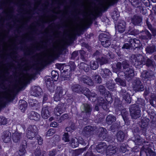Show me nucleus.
I'll return each instance as SVG.
<instances>
[{
	"instance_id": "nucleus-31",
	"label": "nucleus",
	"mask_w": 156,
	"mask_h": 156,
	"mask_svg": "<svg viewBox=\"0 0 156 156\" xmlns=\"http://www.w3.org/2000/svg\"><path fill=\"white\" fill-rule=\"evenodd\" d=\"M71 88L73 92L77 93H81L83 89L82 86L79 84L73 85Z\"/></svg>"
},
{
	"instance_id": "nucleus-38",
	"label": "nucleus",
	"mask_w": 156,
	"mask_h": 156,
	"mask_svg": "<svg viewBox=\"0 0 156 156\" xmlns=\"http://www.w3.org/2000/svg\"><path fill=\"white\" fill-rule=\"evenodd\" d=\"M79 68L80 69L83 70L86 72H88L90 69L88 65L84 62L80 63Z\"/></svg>"
},
{
	"instance_id": "nucleus-35",
	"label": "nucleus",
	"mask_w": 156,
	"mask_h": 156,
	"mask_svg": "<svg viewBox=\"0 0 156 156\" xmlns=\"http://www.w3.org/2000/svg\"><path fill=\"white\" fill-rule=\"evenodd\" d=\"M99 130L100 133H99V137H102L103 139H105L107 136V132L106 129L103 127H100Z\"/></svg>"
},
{
	"instance_id": "nucleus-1",
	"label": "nucleus",
	"mask_w": 156,
	"mask_h": 156,
	"mask_svg": "<svg viewBox=\"0 0 156 156\" xmlns=\"http://www.w3.org/2000/svg\"><path fill=\"white\" fill-rule=\"evenodd\" d=\"M130 58L136 66H140L145 63V58L141 54H133Z\"/></svg>"
},
{
	"instance_id": "nucleus-9",
	"label": "nucleus",
	"mask_w": 156,
	"mask_h": 156,
	"mask_svg": "<svg viewBox=\"0 0 156 156\" xmlns=\"http://www.w3.org/2000/svg\"><path fill=\"white\" fill-rule=\"evenodd\" d=\"M129 42L130 44L131 48L137 49V50L142 49V44L139 40L136 38H130L129 39Z\"/></svg>"
},
{
	"instance_id": "nucleus-40",
	"label": "nucleus",
	"mask_w": 156,
	"mask_h": 156,
	"mask_svg": "<svg viewBox=\"0 0 156 156\" xmlns=\"http://www.w3.org/2000/svg\"><path fill=\"white\" fill-rule=\"evenodd\" d=\"M122 63L120 62H118L116 64L115 67L113 68V72L116 73L119 72L122 69Z\"/></svg>"
},
{
	"instance_id": "nucleus-28",
	"label": "nucleus",
	"mask_w": 156,
	"mask_h": 156,
	"mask_svg": "<svg viewBox=\"0 0 156 156\" xmlns=\"http://www.w3.org/2000/svg\"><path fill=\"white\" fill-rule=\"evenodd\" d=\"M125 133L121 130L118 131L116 135V139L119 142H123L125 139Z\"/></svg>"
},
{
	"instance_id": "nucleus-62",
	"label": "nucleus",
	"mask_w": 156,
	"mask_h": 156,
	"mask_svg": "<svg viewBox=\"0 0 156 156\" xmlns=\"http://www.w3.org/2000/svg\"><path fill=\"white\" fill-rule=\"evenodd\" d=\"M107 93H108V94H107L106 96H105V99L108 102H112V99L111 95L108 91Z\"/></svg>"
},
{
	"instance_id": "nucleus-41",
	"label": "nucleus",
	"mask_w": 156,
	"mask_h": 156,
	"mask_svg": "<svg viewBox=\"0 0 156 156\" xmlns=\"http://www.w3.org/2000/svg\"><path fill=\"white\" fill-rule=\"evenodd\" d=\"M71 145L73 148H75L77 147L79 145L78 140L76 138H72L70 141Z\"/></svg>"
},
{
	"instance_id": "nucleus-59",
	"label": "nucleus",
	"mask_w": 156,
	"mask_h": 156,
	"mask_svg": "<svg viewBox=\"0 0 156 156\" xmlns=\"http://www.w3.org/2000/svg\"><path fill=\"white\" fill-rule=\"evenodd\" d=\"M62 140L65 142L69 141V138L68 133H65L63 135Z\"/></svg>"
},
{
	"instance_id": "nucleus-36",
	"label": "nucleus",
	"mask_w": 156,
	"mask_h": 156,
	"mask_svg": "<svg viewBox=\"0 0 156 156\" xmlns=\"http://www.w3.org/2000/svg\"><path fill=\"white\" fill-rule=\"evenodd\" d=\"M122 115L125 124L127 125H129L130 121L128 117V112H125L123 113H122Z\"/></svg>"
},
{
	"instance_id": "nucleus-4",
	"label": "nucleus",
	"mask_w": 156,
	"mask_h": 156,
	"mask_svg": "<svg viewBox=\"0 0 156 156\" xmlns=\"http://www.w3.org/2000/svg\"><path fill=\"white\" fill-rule=\"evenodd\" d=\"M99 38L103 47L107 48L111 45V39L109 35L102 33L99 35Z\"/></svg>"
},
{
	"instance_id": "nucleus-50",
	"label": "nucleus",
	"mask_w": 156,
	"mask_h": 156,
	"mask_svg": "<svg viewBox=\"0 0 156 156\" xmlns=\"http://www.w3.org/2000/svg\"><path fill=\"white\" fill-rule=\"evenodd\" d=\"M69 118V116L68 114H65L62 115L60 118L58 119V121L60 123L65 120L68 119Z\"/></svg>"
},
{
	"instance_id": "nucleus-60",
	"label": "nucleus",
	"mask_w": 156,
	"mask_h": 156,
	"mask_svg": "<svg viewBox=\"0 0 156 156\" xmlns=\"http://www.w3.org/2000/svg\"><path fill=\"white\" fill-rule=\"evenodd\" d=\"M55 133V130L54 129H50L46 132V136H51L53 135Z\"/></svg>"
},
{
	"instance_id": "nucleus-10",
	"label": "nucleus",
	"mask_w": 156,
	"mask_h": 156,
	"mask_svg": "<svg viewBox=\"0 0 156 156\" xmlns=\"http://www.w3.org/2000/svg\"><path fill=\"white\" fill-rule=\"evenodd\" d=\"M127 89H122L119 92L120 96L122 97L126 103L129 104L131 102V99L130 95L127 91Z\"/></svg>"
},
{
	"instance_id": "nucleus-54",
	"label": "nucleus",
	"mask_w": 156,
	"mask_h": 156,
	"mask_svg": "<svg viewBox=\"0 0 156 156\" xmlns=\"http://www.w3.org/2000/svg\"><path fill=\"white\" fill-rule=\"evenodd\" d=\"M83 89L81 93L83 94L86 96L88 97L90 95V91L89 89L87 87H84L82 86Z\"/></svg>"
},
{
	"instance_id": "nucleus-19",
	"label": "nucleus",
	"mask_w": 156,
	"mask_h": 156,
	"mask_svg": "<svg viewBox=\"0 0 156 156\" xmlns=\"http://www.w3.org/2000/svg\"><path fill=\"white\" fill-rule=\"evenodd\" d=\"M22 135L21 133L18 132L13 133L12 136L13 141L15 143L19 142L22 138Z\"/></svg>"
},
{
	"instance_id": "nucleus-32",
	"label": "nucleus",
	"mask_w": 156,
	"mask_h": 156,
	"mask_svg": "<svg viewBox=\"0 0 156 156\" xmlns=\"http://www.w3.org/2000/svg\"><path fill=\"white\" fill-rule=\"evenodd\" d=\"M145 51L147 53L151 54L156 51V46L154 45L148 46L146 48Z\"/></svg>"
},
{
	"instance_id": "nucleus-7",
	"label": "nucleus",
	"mask_w": 156,
	"mask_h": 156,
	"mask_svg": "<svg viewBox=\"0 0 156 156\" xmlns=\"http://www.w3.org/2000/svg\"><path fill=\"white\" fill-rule=\"evenodd\" d=\"M132 87L136 92L143 91L144 89L143 83L139 78H136L133 80Z\"/></svg>"
},
{
	"instance_id": "nucleus-29",
	"label": "nucleus",
	"mask_w": 156,
	"mask_h": 156,
	"mask_svg": "<svg viewBox=\"0 0 156 156\" xmlns=\"http://www.w3.org/2000/svg\"><path fill=\"white\" fill-rule=\"evenodd\" d=\"M116 117L112 115H108L106 119V122L108 125H111L116 120Z\"/></svg>"
},
{
	"instance_id": "nucleus-30",
	"label": "nucleus",
	"mask_w": 156,
	"mask_h": 156,
	"mask_svg": "<svg viewBox=\"0 0 156 156\" xmlns=\"http://www.w3.org/2000/svg\"><path fill=\"white\" fill-rule=\"evenodd\" d=\"M106 87L110 90L113 91L115 90V84L112 80L107 81L105 84Z\"/></svg>"
},
{
	"instance_id": "nucleus-45",
	"label": "nucleus",
	"mask_w": 156,
	"mask_h": 156,
	"mask_svg": "<svg viewBox=\"0 0 156 156\" xmlns=\"http://www.w3.org/2000/svg\"><path fill=\"white\" fill-rule=\"evenodd\" d=\"M122 65L123 68V71L130 68L129 62L126 60H125L122 62Z\"/></svg>"
},
{
	"instance_id": "nucleus-55",
	"label": "nucleus",
	"mask_w": 156,
	"mask_h": 156,
	"mask_svg": "<svg viewBox=\"0 0 156 156\" xmlns=\"http://www.w3.org/2000/svg\"><path fill=\"white\" fill-rule=\"evenodd\" d=\"M45 154L44 151L42 152L41 154V151L39 149L37 148L35 151L34 154L36 156H40L42 154V156H44V154Z\"/></svg>"
},
{
	"instance_id": "nucleus-18",
	"label": "nucleus",
	"mask_w": 156,
	"mask_h": 156,
	"mask_svg": "<svg viewBox=\"0 0 156 156\" xmlns=\"http://www.w3.org/2000/svg\"><path fill=\"white\" fill-rule=\"evenodd\" d=\"M70 64L71 65V66L68 65L63 66L62 70H63V72L64 73H69V74H70L71 71L72 70H74L76 66L73 62H71L70 63Z\"/></svg>"
},
{
	"instance_id": "nucleus-11",
	"label": "nucleus",
	"mask_w": 156,
	"mask_h": 156,
	"mask_svg": "<svg viewBox=\"0 0 156 156\" xmlns=\"http://www.w3.org/2000/svg\"><path fill=\"white\" fill-rule=\"evenodd\" d=\"M29 79V76L24 75L18 80L16 84V87L19 88H21L24 86L27 83Z\"/></svg>"
},
{
	"instance_id": "nucleus-51",
	"label": "nucleus",
	"mask_w": 156,
	"mask_h": 156,
	"mask_svg": "<svg viewBox=\"0 0 156 156\" xmlns=\"http://www.w3.org/2000/svg\"><path fill=\"white\" fill-rule=\"evenodd\" d=\"M46 77V83L48 88H49L50 86L51 85L53 82L52 78L50 77Z\"/></svg>"
},
{
	"instance_id": "nucleus-13",
	"label": "nucleus",
	"mask_w": 156,
	"mask_h": 156,
	"mask_svg": "<svg viewBox=\"0 0 156 156\" xmlns=\"http://www.w3.org/2000/svg\"><path fill=\"white\" fill-rule=\"evenodd\" d=\"M126 25V23L124 21H119L118 23L115 26L116 30L121 33H123L125 30Z\"/></svg>"
},
{
	"instance_id": "nucleus-24",
	"label": "nucleus",
	"mask_w": 156,
	"mask_h": 156,
	"mask_svg": "<svg viewBox=\"0 0 156 156\" xmlns=\"http://www.w3.org/2000/svg\"><path fill=\"white\" fill-rule=\"evenodd\" d=\"M107 148V145L105 143H102L98 145L96 149L97 151L100 153H103Z\"/></svg>"
},
{
	"instance_id": "nucleus-61",
	"label": "nucleus",
	"mask_w": 156,
	"mask_h": 156,
	"mask_svg": "<svg viewBox=\"0 0 156 156\" xmlns=\"http://www.w3.org/2000/svg\"><path fill=\"white\" fill-rule=\"evenodd\" d=\"M98 104H99L100 105H102L104 104L106 102L104 100V99L101 97H98Z\"/></svg>"
},
{
	"instance_id": "nucleus-20",
	"label": "nucleus",
	"mask_w": 156,
	"mask_h": 156,
	"mask_svg": "<svg viewBox=\"0 0 156 156\" xmlns=\"http://www.w3.org/2000/svg\"><path fill=\"white\" fill-rule=\"evenodd\" d=\"M100 74L103 78H109L112 75V72L108 69H101Z\"/></svg>"
},
{
	"instance_id": "nucleus-46",
	"label": "nucleus",
	"mask_w": 156,
	"mask_h": 156,
	"mask_svg": "<svg viewBox=\"0 0 156 156\" xmlns=\"http://www.w3.org/2000/svg\"><path fill=\"white\" fill-rule=\"evenodd\" d=\"M13 0H3L0 1V9L2 8L5 5L9 4Z\"/></svg>"
},
{
	"instance_id": "nucleus-33",
	"label": "nucleus",
	"mask_w": 156,
	"mask_h": 156,
	"mask_svg": "<svg viewBox=\"0 0 156 156\" xmlns=\"http://www.w3.org/2000/svg\"><path fill=\"white\" fill-rule=\"evenodd\" d=\"M106 148V153L107 154H113L116 152V147L112 145L108 146Z\"/></svg>"
},
{
	"instance_id": "nucleus-25",
	"label": "nucleus",
	"mask_w": 156,
	"mask_h": 156,
	"mask_svg": "<svg viewBox=\"0 0 156 156\" xmlns=\"http://www.w3.org/2000/svg\"><path fill=\"white\" fill-rule=\"evenodd\" d=\"M48 107L46 106L45 107H43L41 111V116L45 119H48L50 115V113L48 109Z\"/></svg>"
},
{
	"instance_id": "nucleus-21",
	"label": "nucleus",
	"mask_w": 156,
	"mask_h": 156,
	"mask_svg": "<svg viewBox=\"0 0 156 156\" xmlns=\"http://www.w3.org/2000/svg\"><path fill=\"white\" fill-rule=\"evenodd\" d=\"M41 89L40 87L35 86L31 90L30 94L33 96L37 97L41 95Z\"/></svg>"
},
{
	"instance_id": "nucleus-34",
	"label": "nucleus",
	"mask_w": 156,
	"mask_h": 156,
	"mask_svg": "<svg viewBox=\"0 0 156 156\" xmlns=\"http://www.w3.org/2000/svg\"><path fill=\"white\" fill-rule=\"evenodd\" d=\"M150 121V119L144 117L142 118L141 121V127L145 129V128L148 126Z\"/></svg>"
},
{
	"instance_id": "nucleus-8",
	"label": "nucleus",
	"mask_w": 156,
	"mask_h": 156,
	"mask_svg": "<svg viewBox=\"0 0 156 156\" xmlns=\"http://www.w3.org/2000/svg\"><path fill=\"white\" fill-rule=\"evenodd\" d=\"M98 129V128L95 126H87L83 128L82 133L85 136L89 137L92 135L94 132Z\"/></svg>"
},
{
	"instance_id": "nucleus-2",
	"label": "nucleus",
	"mask_w": 156,
	"mask_h": 156,
	"mask_svg": "<svg viewBox=\"0 0 156 156\" xmlns=\"http://www.w3.org/2000/svg\"><path fill=\"white\" fill-rule=\"evenodd\" d=\"M38 133V129L35 125L29 126L26 131V136L28 138L32 140Z\"/></svg>"
},
{
	"instance_id": "nucleus-17",
	"label": "nucleus",
	"mask_w": 156,
	"mask_h": 156,
	"mask_svg": "<svg viewBox=\"0 0 156 156\" xmlns=\"http://www.w3.org/2000/svg\"><path fill=\"white\" fill-rule=\"evenodd\" d=\"M11 133L8 130L4 131L2 135V139L3 142L6 143L11 142Z\"/></svg>"
},
{
	"instance_id": "nucleus-6",
	"label": "nucleus",
	"mask_w": 156,
	"mask_h": 156,
	"mask_svg": "<svg viewBox=\"0 0 156 156\" xmlns=\"http://www.w3.org/2000/svg\"><path fill=\"white\" fill-rule=\"evenodd\" d=\"M82 106V113L84 114L83 119L87 120L90 117L92 108L90 105L87 103L83 104Z\"/></svg>"
},
{
	"instance_id": "nucleus-39",
	"label": "nucleus",
	"mask_w": 156,
	"mask_h": 156,
	"mask_svg": "<svg viewBox=\"0 0 156 156\" xmlns=\"http://www.w3.org/2000/svg\"><path fill=\"white\" fill-rule=\"evenodd\" d=\"M90 66L92 69L95 70L97 69L99 66L98 61H91L90 63Z\"/></svg>"
},
{
	"instance_id": "nucleus-52",
	"label": "nucleus",
	"mask_w": 156,
	"mask_h": 156,
	"mask_svg": "<svg viewBox=\"0 0 156 156\" xmlns=\"http://www.w3.org/2000/svg\"><path fill=\"white\" fill-rule=\"evenodd\" d=\"M93 80L98 83H100L101 82V78L98 75H95L92 76Z\"/></svg>"
},
{
	"instance_id": "nucleus-5",
	"label": "nucleus",
	"mask_w": 156,
	"mask_h": 156,
	"mask_svg": "<svg viewBox=\"0 0 156 156\" xmlns=\"http://www.w3.org/2000/svg\"><path fill=\"white\" fill-rule=\"evenodd\" d=\"M123 73L124 74L125 79L128 81L131 80L134 76V69L132 68H129L127 69L118 73L117 75L121 76V74Z\"/></svg>"
},
{
	"instance_id": "nucleus-64",
	"label": "nucleus",
	"mask_w": 156,
	"mask_h": 156,
	"mask_svg": "<svg viewBox=\"0 0 156 156\" xmlns=\"http://www.w3.org/2000/svg\"><path fill=\"white\" fill-rule=\"evenodd\" d=\"M26 152L25 148L21 147L18 152V154L20 156H22L25 154Z\"/></svg>"
},
{
	"instance_id": "nucleus-48",
	"label": "nucleus",
	"mask_w": 156,
	"mask_h": 156,
	"mask_svg": "<svg viewBox=\"0 0 156 156\" xmlns=\"http://www.w3.org/2000/svg\"><path fill=\"white\" fill-rule=\"evenodd\" d=\"M142 154L146 155L147 156H155V153L152 151L150 150H148V152L142 151L140 152V155L141 156Z\"/></svg>"
},
{
	"instance_id": "nucleus-23",
	"label": "nucleus",
	"mask_w": 156,
	"mask_h": 156,
	"mask_svg": "<svg viewBox=\"0 0 156 156\" xmlns=\"http://www.w3.org/2000/svg\"><path fill=\"white\" fill-rule=\"evenodd\" d=\"M142 77L145 79L151 78L154 76V73L152 70L144 71L141 73Z\"/></svg>"
},
{
	"instance_id": "nucleus-49",
	"label": "nucleus",
	"mask_w": 156,
	"mask_h": 156,
	"mask_svg": "<svg viewBox=\"0 0 156 156\" xmlns=\"http://www.w3.org/2000/svg\"><path fill=\"white\" fill-rule=\"evenodd\" d=\"M7 98V96L6 95H0V108L3 105L5 100Z\"/></svg>"
},
{
	"instance_id": "nucleus-22",
	"label": "nucleus",
	"mask_w": 156,
	"mask_h": 156,
	"mask_svg": "<svg viewBox=\"0 0 156 156\" xmlns=\"http://www.w3.org/2000/svg\"><path fill=\"white\" fill-rule=\"evenodd\" d=\"M142 21L141 17L136 15H134L131 19V22L135 25H139Z\"/></svg>"
},
{
	"instance_id": "nucleus-16",
	"label": "nucleus",
	"mask_w": 156,
	"mask_h": 156,
	"mask_svg": "<svg viewBox=\"0 0 156 156\" xmlns=\"http://www.w3.org/2000/svg\"><path fill=\"white\" fill-rule=\"evenodd\" d=\"M79 80L80 81L90 86H92L94 84V82L91 78L86 75L80 77Z\"/></svg>"
},
{
	"instance_id": "nucleus-58",
	"label": "nucleus",
	"mask_w": 156,
	"mask_h": 156,
	"mask_svg": "<svg viewBox=\"0 0 156 156\" xmlns=\"http://www.w3.org/2000/svg\"><path fill=\"white\" fill-rule=\"evenodd\" d=\"M154 62L150 58H148L146 61V64L147 66L149 67L154 66Z\"/></svg>"
},
{
	"instance_id": "nucleus-56",
	"label": "nucleus",
	"mask_w": 156,
	"mask_h": 156,
	"mask_svg": "<svg viewBox=\"0 0 156 156\" xmlns=\"http://www.w3.org/2000/svg\"><path fill=\"white\" fill-rule=\"evenodd\" d=\"M136 103L137 104L141 105L143 108L144 107L145 105V100L140 98H137V100L136 101Z\"/></svg>"
},
{
	"instance_id": "nucleus-57",
	"label": "nucleus",
	"mask_w": 156,
	"mask_h": 156,
	"mask_svg": "<svg viewBox=\"0 0 156 156\" xmlns=\"http://www.w3.org/2000/svg\"><path fill=\"white\" fill-rule=\"evenodd\" d=\"M119 16V12L117 11H114L113 12L112 15V17L114 20H117Z\"/></svg>"
},
{
	"instance_id": "nucleus-63",
	"label": "nucleus",
	"mask_w": 156,
	"mask_h": 156,
	"mask_svg": "<svg viewBox=\"0 0 156 156\" xmlns=\"http://www.w3.org/2000/svg\"><path fill=\"white\" fill-rule=\"evenodd\" d=\"M86 150V148H80L76 150H74L76 153V155L77 156L79 155L80 154L82 153L83 151Z\"/></svg>"
},
{
	"instance_id": "nucleus-42",
	"label": "nucleus",
	"mask_w": 156,
	"mask_h": 156,
	"mask_svg": "<svg viewBox=\"0 0 156 156\" xmlns=\"http://www.w3.org/2000/svg\"><path fill=\"white\" fill-rule=\"evenodd\" d=\"M96 87L97 90L100 92L101 94L103 95L105 94L106 89L104 86L103 85H99Z\"/></svg>"
},
{
	"instance_id": "nucleus-43",
	"label": "nucleus",
	"mask_w": 156,
	"mask_h": 156,
	"mask_svg": "<svg viewBox=\"0 0 156 156\" xmlns=\"http://www.w3.org/2000/svg\"><path fill=\"white\" fill-rule=\"evenodd\" d=\"M134 142L136 144L140 145L142 143L143 141L142 140V138L139 135L136 134V135H135V134H134Z\"/></svg>"
},
{
	"instance_id": "nucleus-3",
	"label": "nucleus",
	"mask_w": 156,
	"mask_h": 156,
	"mask_svg": "<svg viewBox=\"0 0 156 156\" xmlns=\"http://www.w3.org/2000/svg\"><path fill=\"white\" fill-rule=\"evenodd\" d=\"M130 115L132 119H136L141 116L140 108L136 105H133L129 108Z\"/></svg>"
},
{
	"instance_id": "nucleus-14",
	"label": "nucleus",
	"mask_w": 156,
	"mask_h": 156,
	"mask_svg": "<svg viewBox=\"0 0 156 156\" xmlns=\"http://www.w3.org/2000/svg\"><path fill=\"white\" fill-rule=\"evenodd\" d=\"M112 53L111 52H108L106 55H102L98 61L100 62L101 65L107 64L108 63V58H112Z\"/></svg>"
},
{
	"instance_id": "nucleus-44",
	"label": "nucleus",
	"mask_w": 156,
	"mask_h": 156,
	"mask_svg": "<svg viewBox=\"0 0 156 156\" xmlns=\"http://www.w3.org/2000/svg\"><path fill=\"white\" fill-rule=\"evenodd\" d=\"M79 53L80 54V58L84 62H87L88 60V58L86 56L87 54L83 50L79 51Z\"/></svg>"
},
{
	"instance_id": "nucleus-12",
	"label": "nucleus",
	"mask_w": 156,
	"mask_h": 156,
	"mask_svg": "<svg viewBox=\"0 0 156 156\" xmlns=\"http://www.w3.org/2000/svg\"><path fill=\"white\" fill-rule=\"evenodd\" d=\"M66 109V108L64 104L63 103L58 104L55 108L54 113L57 116H59Z\"/></svg>"
},
{
	"instance_id": "nucleus-27",
	"label": "nucleus",
	"mask_w": 156,
	"mask_h": 156,
	"mask_svg": "<svg viewBox=\"0 0 156 156\" xmlns=\"http://www.w3.org/2000/svg\"><path fill=\"white\" fill-rule=\"evenodd\" d=\"M28 118L31 120L37 121L39 120L40 118V115L37 113L33 111L29 114Z\"/></svg>"
},
{
	"instance_id": "nucleus-47",
	"label": "nucleus",
	"mask_w": 156,
	"mask_h": 156,
	"mask_svg": "<svg viewBox=\"0 0 156 156\" xmlns=\"http://www.w3.org/2000/svg\"><path fill=\"white\" fill-rule=\"evenodd\" d=\"M115 81L120 86L125 87L126 86V83L125 81L122 80L119 77H117L115 79Z\"/></svg>"
},
{
	"instance_id": "nucleus-37",
	"label": "nucleus",
	"mask_w": 156,
	"mask_h": 156,
	"mask_svg": "<svg viewBox=\"0 0 156 156\" xmlns=\"http://www.w3.org/2000/svg\"><path fill=\"white\" fill-rule=\"evenodd\" d=\"M20 103H21L20 105V108L22 112H24L27 106V104L26 101L23 100H20Z\"/></svg>"
},
{
	"instance_id": "nucleus-26",
	"label": "nucleus",
	"mask_w": 156,
	"mask_h": 156,
	"mask_svg": "<svg viewBox=\"0 0 156 156\" xmlns=\"http://www.w3.org/2000/svg\"><path fill=\"white\" fill-rule=\"evenodd\" d=\"M142 32H144V34L141 35L140 37L141 39L146 40H149L151 39L152 35L148 30L145 29L144 30H143Z\"/></svg>"
},
{
	"instance_id": "nucleus-53",
	"label": "nucleus",
	"mask_w": 156,
	"mask_h": 156,
	"mask_svg": "<svg viewBox=\"0 0 156 156\" xmlns=\"http://www.w3.org/2000/svg\"><path fill=\"white\" fill-rule=\"evenodd\" d=\"M102 55L101 52L98 50L96 51L93 55V56L94 57L97 61L100 59Z\"/></svg>"
},
{
	"instance_id": "nucleus-15",
	"label": "nucleus",
	"mask_w": 156,
	"mask_h": 156,
	"mask_svg": "<svg viewBox=\"0 0 156 156\" xmlns=\"http://www.w3.org/2000/svg\"><path fill=\"white\" fill-rule=\"evenodd\" d=\"M63 90L61 87H58L56 90V93L55 94L54 99L55 101H60L62 96Z\"/></svg>"
}]
</instances>
